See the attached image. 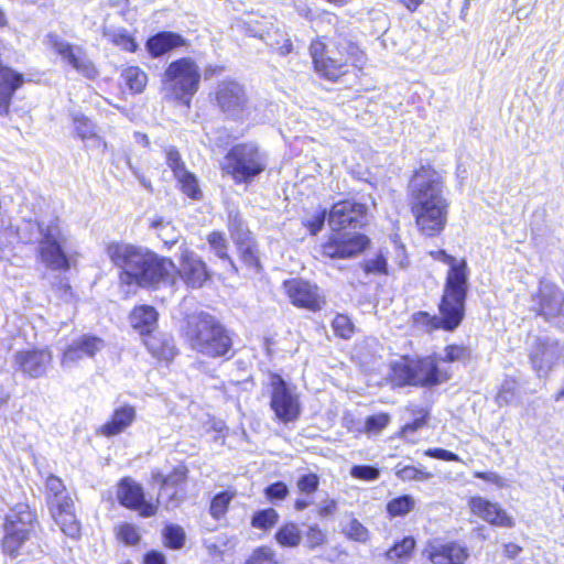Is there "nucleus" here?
<instances>
[{"label": "nucleus", "instance_id": "21", "mask_svg": "<svg viewBox=\"0 0 564 564\" xmlns=\"http://www.w3.org/2000/svg\"><path fill=\"white\" fill-rule=\"evenodd\" d=\"M423 556L432 564H464L469 553L460 543L434 540L426 544Z\"/></svg>", "mask_w": 564, "mask_h": 564}, {"label": "nucleus", "instance_id": "41", "mask_svg": "<svg viewBox=\"0 0 564 564\" xmlns=\"http://www.w3.org/2000/svg\"><path fill=\"white\" fill-rule=\"evenodd\" d=\"M229 544L230 539L224 533L204 540V546L213 558L221 560Z\"/></svg>", "mask_w": 564, "mask_h": 564}, {"label": "nucleus", "instance_id": "62", "mask_svg": "<svg viewBox=\"0 0 564 564\" xmlns=\"http://www.w3.org/2000/svg\"><path fill=\"white\" fill-rule=\"evenodd\" d=\"M514 382L513 381H505L497 394V403L502 406L510 404L514 397Z\"/></svg>", "mask_w": 564, "mask_h": 564}, {"label": "nucleus", "instance_id": "20", "mask_svg": "<svg viewBox=\"0 0 564 564\" xmlns=\"http://www.w3.org/2000/svg\"><path fill=\"white\" fill-rule=\"evenodd\" d=\"M438 311L440 316L423 311L414 313L412 315L413 327L419 332L430 334L436 329L453 332L460 325L463 317L449 308L443 310L442 303L438 305Z\"/></svg>", "mask_w": 564, "mask_h": 564}, {"label": "nucleus", "instance_id": "50", "mask_svg": "<svg viewBox=\"0 0 564 564\" xmlns=\"http://www.w3.org/2000/svg\"><path fill=\"white\" fill-rule=\"evenodd\" d=\"M362 268L366 273L386 274L388 272V262L386 254L380 251L373 258L364 261Z\"/></svg>", "mask_w": 564, "mask_h": 564}, {"label": "nucleus", "instance_id": "4", "mask_svg": "<svg viewBox=\"0 0 564 564\" xmlns=\"http://www.w3.org/2000/svg\"><path fill=\"white\" fill-rule=\"evenodd\" d=\"M185 337L194 350L213 358L226 356L232 347L230 333L208 313L187 318Z\"/></svg>", "mask_w": 564, "mask_h": 564}, {"label": "nucleus", "instance_id": "27", "mask_svg": "<svg viewBox=\"0 0 564 564\" xmlns=\"http://www.w3.org/2000/svg\"><path fill=\"white\" fill-rule=\"evenodd\" d=\"M187 477V468L183 465L176 466L169 475H163L161 471L155 470L152 473L153 484L160 485L159 500L166 497V507L175 506L176 491L170 492V489L176 488L183 484Z\"/></svg>", "mask_w": 564, "mask_h": 564}, {"label": "nucleus", "instance_id": "64", "mask_svg": "<svg viewBox=\"0 0 564 564\" xmlns=\"http://www.w3.org/2000/svg\"><path fill=\"white\" fill-rule=\"evenodd\" d=\"M326 219V210L317 212L311 219L304 221L312 235H316L324 226Z\"/></svg>", "mask_w": 564, "mask_h": 564}, {"label": "nucleus", "instance_id": "19", "mask_svg": "<svg viewBox=\"0 0 564 564\" xmlns=\"http://www.w3.org/2000/svg\"><path fill=\"white\" fill-rule=\"evenodd\" d=\"M283 288L291 303L297 307L315 312L324 305V300L315 284L301 279H291L284 281Z\"/></svg>", "mask_w": 564, "mask_h": 564}, {"label": "nucleus", "instance_id": "45", "mask_svg": "<svg viewBox=\"0 0 564 564\" xmlns=\"http://www.w3.org/2000/svg\"><path fill=\"white\" fill-rule=\"evenodd\" d=\"M279 521V513L273 508L257 511L251 518V525L260 530H269Z\"/></svg>", "mask_w": 564, "mask_h": 564}, {"label": "nucleus", "instance_id": "8", "mask_svg": "<svg viewBox=\"0 0 564 564\" xmlns=\"http://www.w3.org/2000/svg\"><path fill=\"white\" fill-rule=\"evenodd\" d=\"M267 156L253 143H240L232 147L225 156L224 171L232 180L240 183H250L267 167Z\"/></svg>", "mask_w": 564, "mask_h": 564}, {"label": "nucleus", "instance_id": "52", "mask_svg": "<svg viewBox=\"0 0 564 564\" xmlns=\"http://www.w3.org/2000/svg\"><path fill=\"white\" fill-rule=\"evenodd\" d=\"M117 538L126 545H135L140 540V534L135 525L122 523L117 527Z\"/></svg>", "mask_w": 564, "mask_h": 564}, {"label": "nucleus", "instance_id": "42", "mask_svg": "<svg viewBox=\"0 0 564 564\" xmlns=\"http://www.w3.org/2000/svg\"><path fill=\"white\" fill-rule=\"evenodd\" d=\"M234 498L235 492L232 491H223L217 494L210 501V516L216 520L223 518L226 514L228 507Z\"/></svg>", "mask_w": 564, "mask_h": 564}, {"label": "nucleus", "instance_id": "60", "mask_svg": "<svg viewBox=\"0 0 564 564\" xmlns=\"http://www.w3.org/2000/svg\"><path fill=\"white\" fill-rule=\"evenodd\" d=\"M426 424V413H423L421 416L415 417L411 423H406L401 432L400 435L404 440H406L410 443H415V438L413 437V434L422 429Z\"/></svg>", "mask_w": 564, "mask_h": 564}, {"label": "nucleus", "instance_id": "25", "mask_svg": "<svg viewBox=\"0 0 564 564\" xmlns=\"http://www.w3.org/2000/svg\"><path fill=\"white\" fill-rule=\"evenodd\" d=\"M468 506L473 514L481 518L492 525L501 528H512L514 521L506 510L498 503L491 502L482 497H473L468 501Z\"/></svg>", "mask_w": 564, "mask_h": 564}, {"label": "nucleus", "instance_id": "26", "mask_svg": "<svg viewBox=\"0 0 564 564\" xmlns=\"http://www.w3.org/2000/svg\"><path fill=\"white\" fill-rule=\"evenodd\" d=\"M48 509L54 522L65 535L70 539L80 536V522L77 520L73 499L53 502Z\"/></svg>", "mask_w": 564, "mask_h": 564}, {"label": "nucleus", "instance_id": "34", "mask_svg": "<svg viewBox=\"0 0 564 564\" xmlns=\"http://www.w3.org/2000/svg\"><path fill=\"white\" fill-rule=\"evenodd\" d=\"M101 33L104 37L121 50L130 53L138 50L134 37L122 26H104Z\"/></svg>", "mask_w": 564, "mask_h": 564}, {"label": "nucleus", "instance_id": "48", "mask_svg": "<svg viewBox=\"0 0 564 564\" xmlns=\"http://www.w3.org/2000/svg\"><path fill=\"white\" fill-rule=\"evenodd\" d=\"M151 227L156 230L158 236L166 246H172L177 241V234L170 221L163 218L153 219Z\"/></svg>", "mask_w": 564, "mask_h": 564}, {"label": "nucleus", "instance_id": "54", "mask_svg": "<svg viewBox=\"0 0 564 564\" xmlns=\"http://www.w3.org/2000/svg\"><path fill=\"white\" fill-rule=\"evenodd\" d=\"M246 564H276L275 552L269 546H260L253 551Z\"/></svg>", "mask_w": 564, "mask_h": 564}, {"label": "nucleus", "instance_id": "49", "mask_svg": "<svg viewBox=\"0 0 564 564\" xmlns=\"http://www.w3.org/2000/svg\"><path fill=\"white\" fill-rule=\"evenodd\" d=\"M165 544L172 549H181L185 542V532L180 525L170 524L163 531Z\"/></svg>", "mask_w": 564, "mask_h": 564}, {"label": "nucleus", "instance_id": "3", "mask_svg": "<svg viewBox=\"0 0 564 564\" xmlns=\"http://www.w3.org/2000/svg\"><path fill=\"white\" fill-rule=\"evenodd\" d=\"M310 53L316 72L329 79L336 80L348 72L349 66L361 69L366 55L352 41L338 35L332 47L316 40L311 43Z\"/></svg>", "mask_w": 564, "mask_h": 564}, {"label": "nucleus", "instance_id": "58", "mask_svg": "<svg viewBox=\"0 0 564 564\" xmlns=\"http://www.w3.org/2000/svg\"><path fill=\"white\" fill-rule=\"evenodd\" d=\"M319 478L316 474L310 473L302 475L296 482V487L302 494H313L317 490Z\"/></svg>", "mask_w": 564, "mask_h": 564}, {"label": "nucleus", "instance_id": "47", "mask_svg": "<svg viewBox=\"0 0 564 564\" xmlns=\"http://www.w3.org/2000/svg\"><path fill=\"white\" fill-rule=\"evenodd\" d=\"M238 245V249L241 254V259L243 262L250 268H259V259L257 256V250L253 241L250 236L248 238H241L240 241H236Z\"/></svg>", "mask_w": 564, "mask_h": 564}, {"label": "nucleus", "instance_id": "43", "mask_svg": "<svg viewBox=\"0 0 564 564\" xmlns=\"http://www.w3.org/2000/svg\"><path fill=\"white\" fill-rule=\"evenodd\" d=\"M414 546L415 540L412 536H405L386 552V557L389 561L404 560L410 556Z\"/></svg>", "mask_w": 564, "mask_h": 564}, {"label": "nucleus", "instance_id": "30", "mask_svg": "<svg viewBox=\"0 0 564 564\" xmlns=\"http://www.w3.org/2000/svg\"><path fill=\"white\" fill-rule=\"evenodd\" d=\"M185 44L186 41L181 34L162 31L148 39L145 48L151 57L156 58Z\"/></svg>", "mask_w": 564, "mask_h": 564}, {"label": "nucleus", "instance_id": "63", "mask_svg": "<svg viewBox=\"0 0 564 564\" xmlns=\"http://www.w3.org/2000/svg\"><path fill=\"white\" fill-rule=\"evenodd\" d=\"M288 494L289 488L282 481L271 484L265 488V495L270 500H282L288 496Z\"/></svg>", "mask_w": 564, "mask_h": 564}, {"label": "nucleus", "instance_id": "53", "mask_svg": "<svg viewBox=\"0 0 564 564\" xmlns=\"http://www.w3.org/2000/svg\"><path fill=\"white\" fill-rule=\"evenodd\" d=\"M397 476L405 481V480H419L424 481L429 480L433 477L432 473L426 471L424 469L414 467V466H404L397 470Z\"/></svg>", "mask_w": 564, "mask_h": 564}, {"label": "nucleus", "instance_id": "40", "mask_svg": "<svg viewBox=\"0 0 564 564\" xmlns=\"http://www.w3.org/2000/svg\"><path fill=\"white\" fill-rule=\"evenodd\" d=\"M207 241L216 256L221 260L227 261L232 271H237L234 261L229 258L227 252V241L221 232L214 231L208 235Z\"/></svg>", "mask_w": 564, "mask_h": 564}, {"label": "nucleus", "instance_id": "61", "mask_svg": "<svg viewBox=\"0 0 564 564\" xmlns=\"http://www.w3.org/2000/svg\"><path fill=\"white\" fill-rule=\"evenodd\" d=\"M350 475L354 478L364 480H376L380 473L379 469L368 465H356L351 468Z\"/></svg>", "mask_w": 564, "mask_h": 564}, {"label": "nucleus", "instance_id": "9", "mask_svg": "<svg viewBox=\"0 0 564 564\" xmlns=\"http://www.w3.org/2000/svg\"><path fill=\"white\" fill-rule=\"evenodd\" d=\"M394 377L401 384L432 387L445 382L451 375L440 367L436 356H427L416 361L397 366Z\"/></svg>", "mask_w": 564, "mask_h": 564}, {"label": "nucleus", "instance_id": "13", "mask_svg": "<svg viewBox=\"0 0 564 564\" xmlns=\"http://www.w3.org/2000/svg\"><path fill=\"white\" fill-rule=\"evenodd\" d=\"M270 408L275 417L283 423L295 421L301 412L299 395L279 375L271 376Z\"/></svg>", "mask_w": 564, "mask_h": 564}, {"label": "nucleus", "instance_id": "29", "mask_svg": "<svg viewBox=\"0 0 564 564\" xmlns=\"http://www.w3.org/2000/svg\"><path fill=\"white\" fill-rule=\"evenodd\" d=\"M23 83V74L7 66H0V115L8 112L14 93Z\"/></svg>", "mask_w": 564, "mask_h": 564}, {"label": "nucleus", "instance_id": "2", "mask_svg": "<svg viewBox=\"0 0 564 564\" xmlns=\"http://www.w3.org/2000/svg\"><path fill=\"white\" fill-rule=\"evenodd\" d=\"M111 262L123 271V276L140 286H156L166 282L175 271L174 263L149 249L123 242H111L106 249Z\"/></svg>", "mask_w": 564, "mask_h": 564}, {"label": "nucleus", "instance_id": "35", "mask_svg": "<svg viewBox=\"0 0 564 564\" xmlns=\"http://www.w3.org/2000/svg\"><path fill=\"white\" fill-rule=\"evenodd\" d=\"M274 539L282 547H297L303 539L300 527L294 522L284 523L275 532Z\"/></svg>", "mask_w": 564, "mask_h": 564}, {"label": "nucleus", "instance_id": "6", "mask_svg": "<svg viewBox=\"0 0 564 564\" xmlns=\"http://www.w3.org/2000/svg\"><path fill=\"white\" fill-rule=\"evenodd\" d=\"M162 91L169 100L189 107L200 83V70L191 57H181L171 62L162 74Z\"/></svg>", "mask_w": 564, "mask_h": 564}, {"label": "nucleus", "instance_id": "23", "mask_svg": "<svg viewBox=\"0 0 564 564\" xmlns=\"http://www.w3.org/2000/svg\"><path fill=\"white\" fill-rule=\"evenodd\" d=\"M178 273L191 288H200L208 280L205 262L185 245L180 247Z\"/></svg>", "mask_w": 564, "mask_h": 564}, {"label": "nucleus", "instance_id": "17", "mask_svg": "<svg viewBox=\"0 0 564 564\" xmlns=\"http://www.w3.org/2000/svg\"><path fill=\"white\" fill-rule=\"evenodd\" d=\"M52 359L53 356L48 348L25 349L15 352L13 366L25 377L37 379L47 373Z\"/></svg>", "mask_w": 564, "mask_h": 564}, {"label": "nucleus", "instance_id": "59", "mask_svg": "<svg viewBox=\"0 0 564 564\" xmlns=\"http://www.w3.org/2000/svg\"><path fill=\"white\" fill-rule=\"evenodd\" d=\"M326 542V533L317 525H311L305 534L306 546L314 550Z\"/></svg>", "mask_w": 564, "mask_h": 564}, {"label": "nucleus", "instance_id": "31", "mask_svg": "<svg viewBox=\"0 0 564 564\" xmlns=\"http://www.w3.org/2000/svg\"><path fill=\"white\" fill-rule=\"evenodd\" d=\"M144 344L150 354L159 360L170 361L176 355L174 339L166 334H150Z\"/></svg>", "mask_w": 564, "mask_h": 564}, {"label": "nucleus", "instance_id": "24", "mask_svg": "<svg viewBox=\"0 0 564 564\" xmlns=\"http://www.w3.org/2000/svg\"><path fill=\"white\" fill-rule=\"evenodd\" d=\"M104 348V340L96 336L83 335L73 340V343L65 349L61 365L64 368H69L78 364L85 356L94 357L98 351Z\"/></svg>", "mask_w": 564, "mask_h": 564}, {"label": "nucleus", "instance_id": "46", "mask_svg": "<svg viewBox=\"0 0 564 564\" xmlns=\"http://www.w3.org/2000/svg\"><path fill=\"white\" fill-rule=\"evenodd\" d=\"M343 533L359 543H366L370 538L369 530L357 519H350L343 528Z\"/></svg>", "mask_w": 564, "mask_h": 564}, {"label": "nucleus", "instance_id": "32", "mask_svg": "<svg viewBox=\"0 0 564 564\" xmlns=\"http://www.w3.org/2000/svg\"><path fill=\"white\" fill-rule=\"evenodd\" d=\"M159 314L151 305L135 306L130 314V324L141 335H150L156 327Z\"/></svg>", "mask_w": 564, "mask_h": 564}, {"label": "nucleus", "instance_id": "38", "mask_svg": "<svg viewBox=\"0 0 564 564\" xmlns=\"http://www.w3.org/2000/svg\"><path fill=\"white\" fill-rule=\"evenodd\" d=\"M437 358V362H455L464 361L470 357V350L464 345H448L442 352L434 354Z\"/></svg>", "mask_w": 564, "mask_h": 564}, {"label": "nucleus", "instance_id": "33", "mask_svg": "<svg viewBox=\"0 0 564 564\" xmlns=\"http://www.w3.org/2000/svg\"><path fill=\"white\" fill-rule=\"evenodd\" d=\"M72 120L74 130L80 140H93L99 144H102L104 148L107 147V143L98 135L97 126L88 117L80 112H74L72 115Z\"/></svg>", "mask_w": 564, "mask_h": 564}, {"label": "nucleus", "instance_id": "12", "mask_svg": "<svg viewBox=\"0 0 564 564\" xmlns=\"http://www.w3.org/2000/svg\"><path fill=\"white\" fill-rule=\"evenodd\" d=\"M529 358L538 377L545 378L564 362V344L549 336L539 337L531 347Z\"/></svg>", "mask_w": 564, "mask_h": 564}, {"label": "nucleus", "instance_id": "37", "mask_svg": "<svg viewBox=\"0 0 564 564\" xmlns=\"http://www.w3.org/2000/svg\"><path fill=\"white\" fill-rule=\"evenodd\" d=\"M47 506L52 507L53 502L62 500H72L67 492L63 480L54 475H50L45 482Z\"/></svg>", "mask_w": 564, "mask_h": 564}, {"label": "nucleus", "instance_id": "5", "mask_svg": "<svg viewBox=\"0 0 564 564\" xmlns=\"http://www.w3.org/2000/svg\"><path fill=\"white\" fill-rule=\"evenodd\" d=\"M41 239L39 253L42 262L50 269L67 271L76 253L72 236L61 227L58 219L39 223Z\"/></svg>", "mask_w": 564, "mask_h": 564}, {"label": "nucleus", "instance_id": "18", "mask_svg": "<svg viewBox=\"0 0 564 564\" xmlns=\"http://www.w3.org/2000/svg\"><path fill=\"white\" fill-rule=\"evenodd\" d=\"M367 206L354 200H343L334 204L328 214V224L334 231L347 227H358L365 221Z\"/></svg>", "mask_w": 564, "mask_h": 564}, {"label": "nucleus", "instance_id": "16", "mask_svg": "<svg viewBox=\"0 0 564 564\" xmlns=\"http://www.w3.org/2000/svg\"><path fill=\"white\" fill-rule=\"evenodd\" d=\"M369 242V238L362 234H344L336 231L322 245V252L325 257L332 259L352 258L366 250Z\"/></svg>", "mask_w": 564, "mask_h": 564}, {"label": "nucleus", "instance_id": "10", "mask_svg": "<svg viewBox=\"0 0 564 564\" xmlns=\"http://www.w3.org/2000/svg\"><path fill=\"white\" fill-rule=\"evenodd\" d=\"M468 267L465 259H459L448 267L441 303L443 310L449 308L464 318L465 301L468 291Z\"/></svg>", "mask_w": 564, "mask_h": 564}, {"label": "nucleus", "instance_id": "15", "mask_svg": "<svg viewBox=\"0 0 564 564\" xmlns=\"http://www.w3.org/2000/svg\"><path fill=\"white\" fill-rule=\"evenodd\" d=\"M47 43L64 62L87 79H95L99 72L82 46L73 45L57 34H48Z\"/></svg>", "mask_w": 564, "mask_h": 564}, {"label": "nucleus", "instance_id": "39", "mask_svg": "<svg viewBox=\"0 0 564 564\" xmlns=\"http://www.w3.org/2000/svg\"><path fill=\"white\" fill-rule=\"evenodd\" d=\"M415 507V500L410 495H403L387 503V511L391 517H403Z\"/></svg>", "mask_w": 564, "mask_h": 564}, {"label": "nucleus", "instance_id": "57", "mask_svg": "<svg viewBox=\"0 0 564 564\" xmlns=\"http://www.w3.org/2000/svg\"><path fill=\"white\" fill-rule=\"evenodd\" d=\"M229 230L235 241H240L241 238H248V236H250L239 214L234 215L229 213Z\"/></svg>", "mask_w": 564, "mask_h": 564}, {"label": "nucleus", "instance_id": "14", "mask_svg": "<svg viewBox=\"0 0 564 564\" xmlns=\"http://www.w3.org/2000/svg\"><path fill=\"white\" fill-rule=\"evenodd\" d=\"M534 300L539 314L557 328L564 329V292L555 283L541 280Z\"/></svg>", "mask_w": 564, "mask_h": 564}, {"label": "nucleus", "instance_id": "7", "mask_svg": "<svg viewBox=\"0 0 564 564\" xmlns=\"http://www.w3.org/2000/svg\"><path fill=\"white\" fill-rule=\"evenodd\" d=\"M36 527V517L26 503H18L11 508L4 521V536L2 540L4 553L12 557L24 554L34 555L26 543L34 535Z\"/></svg>", "mask_w": 564, "mask_h": 564}, {"label": "nucleus", "instance_id": "51", "mask_svg": "<svg viewBox=\"0 0 564 564\" xmlns=\"http://www.w3.org/2000/svg\"><path fill=\"white\" fill-rule=\"evenodd\" d=\"M333 329L335 334L341 338L348 339L354 334V324L347 315L338 314L333 323Z\"/></svg>", "mask_w": 564, "mask_h": 564}, {"label": "nucleus", "instance_id": "44", "mask_svg": "<svg viewBox=\"0 0 564 564\" xmlns=\"http://www.w3.org/2000/svg\"><path fill=\"white\" fill-rule=\"evenodd\" d=\"M177 183L180 184L181 191L192 199H199L202 197V191L198 186V181L196 176L188 172L187 170L183 175L175 176Z\"/></svg>", "mask_w": 564, "mask_h": 564}, {"label": "nucleus", "instance_id": "55", "mask_svg": "<svg viewBox=\"0 0 564 564\" xmlns=\"http://www.w3.org/2000/svg\"><path fill=\"white\" fill-rule=\"evenodd\" d=\"M390 422L387 413H378L367 417L365 422V431L368 434H379Z\"/></svg>", "mask_w": 564, "mask_h": 564}, {"label": "nucleus", "instance_id": "56", "mask_svg": "<svg viewBox=\"0 0 564 564\" xmlns=\"http://www.w3.org/2000/svg\"><path fill=\"white\" fill-rule=\"evenodd\" d=\"M166 164L172 170L174 177L177 175H183L186 171V167L181 159L178 151L169 147L165 149Z\"/></svg>", "mask_w": 564, "mask_h": 564}, {"label": "nucleus", "instance_id": "28", "mask_svg": "<svg viewBox=\"0 0 564 564\" xmlns=\"http://www.w3.org/2000/svg\"><path fill=\"white\" fill-rule=\"evenodd\" d=\"M137 417V412L132 405H121L115 409L110 419L100 426L99 433L106 437H111L124 432Z\"/></svg>", "mask_w": 564, "mask_h": 564}, {"label": "nucleus", "instance_id": "22", "mask_svg": "<svg viewBox=\"0 0 564 564\" xmlns=\"http://www.w3.org/2000/svg\"><path fill=\"white\" fill-rule=\"evenodd\" d=\"M117 497L122 506L139 511L142 517H151L156 512V506L145 501L141 485L130 478L121 479Z\"/></svg>", "mask_w": 564, "mask_h": 564}, {"label": "nucleus", "instance_id": "1", "mask_svg": "<svg viewBox=\"0 0 564 564\" xmlns=\"http://www.w3.org/2000/svg\"><path fill=\"white\" fill-rule=\"evenodd\" d=\"M409 197L420 232L426 237L440 235L447 224L449 208L443 176L431 167H421L410 181Z\"/></svg>", "mask_w": 564, "mask_h": 564}, {"label": "nucleus", "instance_id": "36", "mask_svg": "<svg viewBox=\"0 0 564 564\" xmlns=\"http://www.w3.org/2000/svg\"><path fill=\"white\" fill-rule=\"evenodd\" d=\"M121 78L133 94L142 93L148 83V75L138 66L124 68Z\"/></svg>", "mask_w": 564, "mask_h": 564}, {"label": "nucleus", "instance_id": "11", "mask_svg": "<svg viewBox=\"0 0 564 564\" xmlns=\"http://www.w3.org/2000/svg\"><path fill=\"white\" fill-rule=\"evenodd\" d=\"M215 102L228 119L242 121L250 115L246 90L236 80H224L218 84L215 91Z\"/></svg>", "mask_w": 564, "mask_h": 564}]
</instances>
